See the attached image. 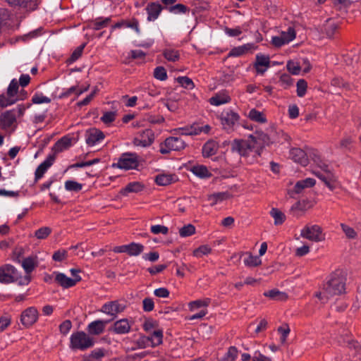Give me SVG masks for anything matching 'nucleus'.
I'll list each match as a JSON object with an SVG mask.
<instances>
[{
  "label": "nucleus",
  "mask_w": 361,
  "mask_h": 361,
  "mask_svg": "<svg viewBox=\"0 0 361 361\" xmlns=\"http://www.w3.org/2000/svg\"><path fill=\"white\" fill-rule=\"evenodd\" d=\"M345 281L346 279L341 274H332L330 279L323 285L326 300L330 297L343 293L345 290Z\"/></svg>",
  "instance_id": "f257e3e1"
},
{
  "label": "nucleus",
  "mask_w": 361,
  "mask_h": 361,
  "mask_svg": "<svg viewBox=\"0 0 361 361\" xmlns=\"http://www.w3.org/2000/svg\"><path fill=\"white\" fill-rule=\"evenodd\" d=\"M31 281L30 276L21 277L16 269L11 264H5L0 267V283H10L18 282L20 286L27 285Z\"/></svg>",
  "instance_id": "f03ea898"
},
{
  "label": "nucleus",
  "mask_w": 361,
  "mask_h": 361,
  "mask_svg": "<svg viewBox=\"0 0 361 361\" xmlns=\"http://www.w3.org/2000/svg\"><path fill=\"white\" fill-rule=\"evenodd\" d=\"M94 345V338L84 331H76L71 336L69 346L73 350H85Z\"/></svg>",
  "instance_id": "7ed1b4c3"
},
{
  "label": "nucleus",
  "mask_w": 361,
  "mask_h": 361,
  "mask_svg": "<svg viewBox=\"0 0 361 361\" xmlns=\"http://www.w3.org/2000/svg\"><path fill=\"white\" fill-rule=\"evenodd\" d=\"M256 148V141L254 135H250L247 140L235 139L231 142V151L237 152L242 157H247Z\"/></svg>",
  "instance_id": "20e7f679"
},
{
  "label": "nucleus",
  "mask_w": 361,
  "mask_h": 361,
  "mask_svg": "<svg viewBox=\"0 0 361 361\" xmlns=\"http://www.w3.org/2000/svg\"><path fill=\"white\" fill-rule=\"evenodd\" d=\"M139 165L138 155L135 153H123L117 163L112 164L113 168L125 170L137 169Z\"/></svg>",
  "instance_id": "39448f33"
},
{
  "label": "nucleus",
  "mask_w": 361,
  "mask_h": 361,
  "mask_svg": "<svg viewBox=\"0 0 361 361\" xmlns=\"http://www.w3.org/2000/svg\"><path fill=\"white\" fill-rule=\"evenodd\" d=\"M300 236L313 242H320L324 240L322 235V228L319 225H307L300 232Z\"/></svg>",
  "instance_id": "423d86ee"
},
{
  "label": "nucleus",
  "mask_w": 361,
  "mask_h": 361,
  "mask_svg": "<svg viewBox=\"0 0 361 361\" xmlns=\"http://www.w3.org/2000/svg\"><path fill=\"white\" fill-rule=\"evenodd\" d=\"M239 119V115L232 110L224 111L220 115V121L223 129L228 133L233 131L234 126Z\"/></svg>",
  "instance_id": "0eeeda50"
},
{
  "label": "nucleus",
  "mask_w": 361,
  "mask_h": 361,
  "mask_svg": "<svg viewBox=\"0 0 361 361\" xmlns=\"http://www.w3.org/2000/svg\"><path fill=\"white\" fill-rule=\"evenodd\" d=\"M144 250V245L140 243H130L128 245L116 246L113 251L116 253H127L129 256H138Z\"/></svg>",
  "instance_id": "6e6552de"
},
{
  "label": "nucleus",
  "mask_w": 361,
  "mask_h": 361,
  "mask_svg": "<svg viewBox=\"0 0 361 361\" xmlns=\"http://www.w3.org/2000/svg\"><path fill=\"white\" fill-rule=\"evenodd\" d=\"M38 311L35 307H30L25 310L20 315V322L26 327L32 326L38 319Z\"/></svg>",
  "instance_id": "1a4fd4ad"
},
{
  "label": "nucleus",
  "mask_w": 361,
  "mask_h": 361,
  "mask_svg": "<svg viewBox=\"0 0 361 361\" xmlns=\"http://www.w3.org/2000/svg\"><path fill=\"white\" fill-rule=\"evenodd\" d=\"M154 140V134L150 129L143 130L137 137L133 139V144L135 146L143 147L150 146Z\"/></svg>",
  "instance_id": "9d476101"
},
{
  "label": "nucleus",
  "mask_w": 361,
  "mask_h": 361,
  "mask_svg": "<svg viewBox=\"0 0 361 361\" xmlns=\"http://www.w3.org/2000/svg\"><path fill=\"white\" fill-rule=\"evenodd\" d=\"M85 137L87 145L94 146L97 142L102 140L105 135L100 130L92 128L86 130Z\"/></svg>",
  "instance_id": "9b49d317"
},
{
  "label": "nucleus",
  "mask_w": 361,
  "mask_h": 361,
  "mask_svg": "<svg viewBox=\"0 0 361 361\" xmlns=\"http://www.w3.org/2000/svg\"><path fill=\"white\" fill-rule=\"evenodd\" d=\"M126 305L119 303L117 300L105 303L101 309L102 312L116 317L117 314L122 312Z\"/></svg>",
  "instance_id": "f8f14e48"
},
{
  "label": "nucleus",
  "mask_w": 361,
  "mask_h": 361,
  "mask_svg": "<svg viewBox=\"0 0 361 361\" xmlns=\"http://www.w3.org/2000/svg\"><path fill=\"white\" fill-rule=\"evenodd\" d=\"M163 8H164L161 4L158 1L149 2L147 4L145 8V11L147 14V20L150 22L157 20Z\"/></svg>",
  "instance_id": "ddd939ff"
},
{
  "label": "nucleus",
  "mask_w": 361,
  "mask_h": 361,
  "mask_svg": "<svg viewBox=\"0 0 361 361\" xmlns=\"http://www.w3.org/2000/svg\"><path fill=\"white\" fill-rule=\"evenodd\" d=\"M256 135V136H254V140L256 141L255 152L260 156L264 146L269 145L271 141L269 136L262 131L257 132Z\"/></svg>",
  "instance_id": "4468645a"
},
{
  "label": "nucleus",
  "mask_w": 361,
  "mask_h": 361,
  "mask_svg": "<svg viewBox=\"0 0 361 361\" xmlns=\"http://www.w3.org/2000/svg\"><path fill=\"white\" fill-rule=\"evenodd\" d=\"M55 159V154H49L47 159L38 166L35 173V182L44 176L47 169L53 164Z\"/></svg>",
  "instance_id": "2eb2a0df"
},
{
  "label": "nucleus",
  "mask_w": 361,
  "mask_h": 361,
  "mask_svg": "<svg viewBox=\"0 0 361 361\" xmlns=\"http://www.w3.org/2000/svg\"><path fill=\"white\" fill-rule=\"evenodd\" d=\"M16 122L15 110H8L0 115V126L3 130H6Z\"/></svg>",
  "instance_id": "dca6fc26"
},
{
  "label": "nucleus",
  "mask_w": 361,
  "mask_h": 361,
  "mask_svg": "<svg viewBox=\"0 0 361 361\" xmlns=\"http://www.w3.org/2000/svg\"><path fill=\"white\" fill-rule=\"evenodd\" d=\"M270 66V58L269 56L257 54L254 67L258 74L263 75L267 68Z\"/></svg>",
  "instance_id": "f3484780"
},
{
  "label": "nucleus",
  "mask_w": 361,
  "mask_h": 361,
  "mask_svg": "<svg viewBox=\"0 0 361 361\" xmlns=\"http://www.w3.org/2000/svg\"><path fill=\"white\" fill-rule=\"evenodd\" d=\"M131 326L127 319H121L114 323L109 331L116 334H126L130 332Z\"/></svg>",
  "instance_id": "a211bd4d"
},
{
  "label": "nucleus",
  "mask_w": 361,
  "mask_h": 361,
  "mask_svg": "<svg viewBox=\"0 0 361 361\" xmlns=\"http://www.w3.org/2000/svg\"><path fill=\"white\" fill-rule=\"evenodd\" d=\"M55 281L63 288H68L74 286L77 282L80 281L81 277L72 279L63 273H57L55 277Z\"/></svg>",
  "instance_id": "6ab92c4d"
},
{
  "label": "nucleus",
  "mask_w": 361,
  "mask_h": 361,
  "mask_svg": "<svg viewBox=\"0 0 361 361\" xmlns=\"http://www.w3.org/2000/svg\"><path fill=\"white\" fill-rule=\"evenodd\" d=\"M109 321L96 320L90 323L87 326V331L90 335H99L104 331L106 324Z\"/></svg>",
  "instance_id": "aec40b11"
},
{
  "label": "nucleus",
  "mask_w": 361,
  "mask_h": 361,
  "mask_svg": "<svg viewBox=\"0 0 361 361\" xmlns=\"http://www.w3.org/2000/svg\"><path fill=\"white\" fill-rule=\"evenodd\" d=\"M291 159L297 163L302 166H307L308 164V158L305 152L300 148H293L290 151Z\"/></svg>",
  "instance_id": "412c9836"
},
{
  "label": "nucleus",
  "mask_w": 361,
  "mask_h": 361,
  "mask_svg": "<svg viewBox=\"0 0 361 361\" xmlns=\"http://www.w3.org/2000/svg\"><path fill=\"white\" fill-rule=\"evenodd\" d=\"M256 47L252 43H248L233 48L228 53V57H238L241 56L252 49H255Z\"/></svg>",
  "instance_id": "4be33fe9"
},
{
  "label": "nucleus",
  "mask_w": 361,
  "mask_h": 361,
  "mask_svg": "<svg viewBox=\"0 0 361 361\" xmlns=\"http://www.w3.org/2000/svg\"><path fill=\"white\" fill-rule=\"evenodd\" d=\"M165 147H169L174 151H180L185 147V142L178 137H169L164 141Z\"/></svg>",
  "instance_id": "5701e85b"
},
{
  "label": "nucleus",
  "mask_w": 361,
  "mask_h": 361,
  "mask_svg": "<svg viewBox=\"0 0 361 361\" xmlns=\"http://www.w3.org/2000/svg\"><path fill=\"white\" fill-rule=\"evenodd\" d=\"M6 1L11 6H18L29 11H33L37 8L36 0H6Z\"/></svg>",
  "instance_id": "b1692460"
},
{
  "label": "nucleus",
  "mask_w": 361,
  "mask_h": 361,
  "mask_svg": "<svg viewBox=\"0 0 361 361\" xmlns=\"http://www.w3.org/2000/svg\"><path fill=\"white\" fill-rule=\"evenodd\" d=\"M233 197V195L228 191L214 192L209 195L207 200L209 202L211 206H214L219 202L226 200Z\"/></svg>",
  "instance_id": "393cba45"
},
{
  "label": "nucleus",
  "mask_w": 361,
  "mask_h": 361,
  "mask_svg": "<svg viewBox=\"0 0 361 361\" xmlns=\"http://www.w3.org/2000/svg\"><path fill=\"white\" fill-rule=\"evenodd\" d=\"M71 140L72 139L68 136H63L59 139L52 147L53 154L56 155V154L69 148L71 146Z\"/></svg>",
  "instance_id": "a878e982"
},
{
  "label": "nucleus",
  "mask_w": 361,
  "mask_h": 361,
  "mask_svg": "<svg viewBox=\"0 0 361 361\" xmlns=\"http://www.w3.org/2000/svg\"><path fill=\"white\" fill-rule=\"evenodd\" d=\"M107 353V350L104 348H97L91 351L87 355L82 357V361H99Z\"/></svg>",
  "instance_id": "bb28decb"
},
{
  "label": "nucleus",
  "mask_w": 361,
  "mask_h": 361,
  "mask_svg": "<svg viewBox=\"0 0 361 361\" xmlns=\"http://www.w3.org/2000/svg\"><path fill=\"white\" fill-rule=\"evenodd\" d=\"M217 150V143L215 141L210 140L203 145L202 152L204 157H210L216 154Z\"/></svg>",
  "instance_id": "cd10ccee"
},
{
  "label": "nucleus",
  "mask_w": 361,
  "mask_h": 361,
  "mask_svg": "<svg viewBox=\"0 0 361 361\" xmlns=\"http://www.w3.org/2000/svg\"><path fill=\"white\" fill-rule=\"evenodd\" d=\"M144 185L138 181L129 183L124 188H122L120 193L127 195L130 192H139L144 189Z\"/></svg>",
  "instance_id": "c85d7f7f"
},
{
  "label": "nucleus",
  "mask_w": 361,
  "mask_h": 361,
  "mask_svg": "<svg viewBox=\"0 0 361 361\" xmlns=\"http://www.w3.org/2000/svg\"><path fill=\"white\" fill-rule=\"evenodd\" d=\"M37 266V257L30 256L25 258L22 262V267L26 273V276H30Z\"/></svg>",
  "instance_id": "c756f323"
},
{
  "label": "nucleus",
  "mask_w": 361,
  "mask_h": 361,
  "mask_svg": "<svg viewBox=\"0 0 361 361\" xmlns=\"http://www.w3.org/2000/svg\"><path fill=\"white\" fill-rule=\"evenodd\" d=\"M264 295L277 301H285L288 299V295L285 292L280 291L276 288L264 292Z\"/></svg>",
  "instance_id": "7c9ffc66"
},
{
  "label": "nucleus",
  "mask_w": 361,
  "mask_h": 361,
  "mask_svg": "<svg viewBox=\"0 0 361 361\" xmlns=\"http://www.w3.org/2000/svg\"><path fill=\"white\" fill-rule=\"evenodd\" d=\"M307 202L305 200L296 202L290 208V212L293 216L298 217L307 210Z\"/></svg>",
  "instance_id": "2f4dec72"
},
{
  "label": "nucleus",
  "mask_w": 361,
  "mask_h": 361,
  "mask_svg": "<svg viewBox=\"0 0 361 361\" xmlns=\"http://www.w3.org/2000/svg\"><path fill=\"white\" fill-rule=\"evenodd\" d=\"M176 181V176L171 174H159L156 176L155 182L159 185H168Z\"/></svg>",
  "instance_id": "473e14b6"
},
{
  "label": "nucleus",
  "mask_w": 361,
  "mask_h": 361,
  "mask_svg": "<svg viewBox=\"0 0 361 361\" xmlns=\"http://www.w3.org/2000/svg\"><path fill=\"white\" fill-rule=\"evenodd\" d=\"M190 171L197 176L201 178H209L212 173L209 171L207 168L203 165H197L191 168Z\"/></svg>",
  "instance_id": "72a5a7b5"
},
{
  "label": "nucleus",
  "mask_w": 361,
  "mask_h": 361,
  "mask_svg": "<svg viewBox=\"0 0 361 361\" xmlns=\"http://www.w3.org/2000/svg\"><path fill=\"white\" fill-rule=\"evenodd\" d=\"M322 181L324 183V184L332 191L336 188V178L334 174L331 171H327V173H325L322 179Z\"/></svg>",
  "instance_id": "f704fd0d"
},
{
  "label": "nucleus",
  "mask_w": 361,
  "mask_h": 361,
  "mask_svg": "<svg viewBox=\"0 0 361 361\" xmlns=\"http://www.w3.org/2000/svg\"><path fill=\"white\" fill-rule=\"evenodd\" d=\"M248 118L253 121L260 123H265L267 121L264 114L255 109H252L250 111Z\"/></svg>",
  "instance_id": "c9c22d12"
},
{
  "label": "nucleus",
  "mask_w": 361,
  "mask_h": 361,
  "mask_svg": "<svg viewBox=\"0 0 361 361\" xmlns=\"http://www.w3.org/2000/svg\"><path fill=\"white\" fill-rule=\"evenodd\" d=\"M270 215L274 218L276 226L281 225L286 221V215L277 208H272Z\"/></svg>",
  "instance_id": "e433bc0d"
},
{
  "label": "nucleus",
  "mask_w": 361,
  "mask_h": 361,
  "mask_svg": "<svg viewBox=\"0 0 361 361\" xmlns=\"http://www.w3.org/2000/svg\"><path fill=\"white\" fill-rule=\"evenodd\" d=\"M245 255L243 262L247 267H254L261 264L262 261L259 257L253 256L250 252H247Z\"/></svg>",
  "instance_id": "4c0bfd02"
},
{
  "label": "nucleus",
  "mask_w": 361,
  "mask_h": 361,
  "mask_svg": "<svg viewBox=\"0 0 361 361\" xmlns=\"http://www.w3.org/2000/svg\"><path fill=\"white\" fill-rule=\"evenodd\" d=\"M111 21V18L110 17L105 18L102 17L97 18L92 22V28L95 30H99L107 27Z\"/></svg>",
  "instance_id": "58836bf2"
},
{
  "label": "nucleus",
  "mask_w": 361,
  "mask_h": 361,
  "mask_svg": "<svg viewBox=\"0 0 361 361\" xmlns=\"http://www.w3.org/2000/svg\"><path fill=\"white\" fill-rule=\"evenodd\" d=\"M180 135H198V130L196 129V123L190 126H187L183 128H179L176 130Z\"/></svg>",
  "instance_id": "ea45409f"
},
{
  "label": "nucleus",
  "mask_w": 361,
  "mask_h": 361,
  "mask_svg": "<svg viewBox=\"0 0 361 361\" xmlns=\"http://www.w3.org/2000/svg\"><path fill=\"white\" fill-rule=\"evenodd\" d=\"M231 101V98L228 95L221 96L216 94L209 99V102L212 105L219 106L228 103Z\"/></svg>",
  "instance_id": "a19ab883"
},
{
  "label": "nucleus",
  "mask_w": 361,
  "mask_h": 361,
  "mask_svg": "<svg viewBox=\"0 0 361 361\" xmlns=\"http://www.w3.org/2000/svg\"><path fill=\"white\" fill-rule=\"evenodd\" d=\"M85 46H86V43H83L81 45H80L79 47H78L73 51V52L72 53L71 56L67 59L66 62L68 63H72L75 62L76 60H78L82 56L83 49L85 47Z\"/></svg>",
  "instance_id": "79ce46f5"
},
{
  "label": "nucleus",
  "mask_w": 361,
  "mask_h": 361,
  "mask_svg": "<svg viewBox=\"0 0 361 361\" xmlns=\"http://www.w3.org/2000/svg\"><path fill=\"white\" fill-rule=\"evenodd\" d=\"M163 55L166 59L173 62L178 61L180 58L179 51L172 49H165L163 52Z\"/></svg>",
  "instance_id": "37998d69"
},
{
  "label": "nucleus",
  "mask_w": 361,
  "mask_h": 361,
  "mask_svg": "<svg viewBox=\"0 0 361 361\" xmlns=\"http://www.w3.org/2000/svg\"><path fill=\"white\" fill-rule=\"evenodd\" d=\"M194 233H195V227L191 224H188L179 229V234L183 238L190 236Z\"/></svg>",
  "instance_id": "c03bdc74"
},
{
  "label": "nucleus",
  "mask_w": 361,
  "mask_h": 361,
  "mask_svg": "<svg viewBox=\"0 0 361 361\" xmlns=\"http://www.w3.org/2000/svg\"><path fill=\"white\" fill-rule=\"evenodd\" d=\"M51 233V228L48 226L42 227L35 232V236L39 240L46 239Z\"/></svg>",
  "instance_id": "a18cd8bd"
},
{
  "label": "nucleus",
  "mask_w": 361,
  "mask_h": 361,
  "mask_svg": "<svg viewBox=\"0 0 361 361\" xmlns=\"http://www.w3.org/2000/svg\"><path fill=\"white\" fill-rule=\"evenodd\" d=\"M126 27L133 29L137 34H140L141 32L140 21L134 17L126 20Z\"/></svg>",
  "instance_id": "49530a36"
},
{
  "label": "nucleus",
  "mask_w": 361,
  "mask_h": 361,
  "mask_svg": "<svg viewBox=\"0 0 361 361\" xmlns=\"http://www.w3.org/2000/svg\"><path fill=\"white\" fill-rule=\"evenodd\" d=\"M295 30L294 27H289L287 31L281 32L280 36L286 41V44L289 43L290 41L293 40L295 38Z\"/></svg>",
  "instance_id": "de8ad7c7"
},
{
  "label": "nucleus",
  "mask_w": 361,
  "mask_h": 361,
  "mask_svg": "<svg viewBox=\"0 0 361 361\" xmlns=\"http://www.w3.org/2000/svg\"><path fill=\"white\" fill-rule=\"evenodd\" d=\"M297 86V95L299 97H302L305 95L307 88V82L304 79H300L296 84Z\"/></svg>",
  "instance_id": "09e8293b"
},
{
  "label": "nucleus",
  "mask_w": 361,
  "mask_h": 361,
  "mask_svg": "<svg viewBox=\"0 0 361 361\" xmlns=\"http://www.w3.org/2000/svg\"><path fill=\"white\" fill-rule=\"evenodd\" d=\"M176 80L177 82L184 88L192 90L195 87L193 81L187 76L178 77Z\"/></svg>",
  "instance_id": "8fccbe9b"
},
{
  "label": "nucleus",
  "mask_w": 361,
  "mask_h": 361,
  "mask_svg": "<svg viewBox=\"0 0 361 361\" xmlns=\"http://www.w3.org/2000/svg\"><path fill=\"white\" fill-rule=\"evenodd\" d=\"M212 248L207 245H203L193 251V255L196 257H202L203 255L211 253Z\"/></svg>",
  "instance_id": "3c124183"
},
{
  "label": "nucleus",
  "mask_w": 361,
  "mask_h": 361,
  "mask_svg": "<svg viewBox=\"0 0 361 361\" xmlns=\"http://www.w3.org/2000/svg\"><path fill=\"white\" fill-rule=\"evenodd\" d=\"M211 302L210 298H204L203 300H197L189 303L190 310L193 308H199L201 307H207Z\"/></svg>",
  "instance_id": "603ef678"
},
{
  "label": "nucleus",
  "mask_w": 361,
  "mask_h": 361,
  "mask_svg": "<svg viewBox=\"0 0 361 361\" xmlns=\"http://www.w3.org/2000/svg\"><path fill=\"white\" fill-rule=\"evenodd\" d=\"M238 351L236 347L231 346L223 358L224 361H234L238 357Z\"/></svg>",
  "instance_id": "864d4df0"
},
{
  "label": "nucleus",
  "mask_w": 361,
  "mask_h": 361,
  "mask_svg": "<svg viewBox=\"0 0 361 361\" xmlns=\"http://www.w3.org/2000/svg\"><path fill=\"white\" fill-rule=\"evenodd\" d=\"M82 188V185L75 180H67L65 183V188L69 191L79 192Z\"/></svg>",
  "instance_id": "5fc2aeb1"
},
{
  "label": "nucleus",
  "mask_w": 361,
  "mask_h": 361,
  "mask_svg": "<svg viewBox=\"0 0 361 361\" xmlns=\"http://www.w3.org/2000/svg\"><path fill=\"white\" fill-rule=\"evenodd\" d=\"M18 99L13 98V97H6L4 94L0 95V106L1 108H5L8 106L12 105L15 104Z\"/></svg>",
  "instance_id": "6e6d98bb"
},
{
  "label": "nucleus",
  "mask_w": 361,
  "mask_h": 361,
  "mask_svg": "<svg viewBox=\"0 0 361 361\" xmlns=\"http://www.w3.org/2000/svg\"><path fill=\"white\" fill-rule=\"evenodd\" d=\"M154 77L159 80L164 81L167 79V73L163 66H158L154 71Z\"/></svg>",
  "instance_id": "4d7b16f0"
},
{
  "label": "nucleus",
  "mask_w": 361,
  "mask_h": 361,
  "mask_svg": "<svg viewBox=\"0 0 361 361\" xmlns=\"http://www.w3.org/2000/svg\"><path fill=\"white\" fill-rule=\"evenodd\" d=\"M168 10L174 13H185L189 11V8L184 4H178L169 7Z\"/></svg>",
  "instance_id": "13d9d810"
},
{
  "label": "nucleus",
  "mask_w": 361,
  "mask_h": 361,
  "mask_svg": "<svg viewBox=\"0 0 361 361\" xmlns=\"http://www.w3.org/2000/svg\"><path fill=\"white\" fill-rule=\"evenodd\" d=\"M278 332L281 334V342L284 343L286 341V338L290 331L288 324L285 323L282 326H279L277 329Z\"/></svg>",
  "instance_id": "bf43d9fd"
},
{
  "label": "nucleus",
  "mask_w": 361,
  "mask_h": 361,
  "mask_svg": "<svg viewBox=\"0 0 361 361\" xmlns=\"http://www.w3.org/2000/svg\"><path fill=\"white\" fill-rule=\"evenodd\" d=\"M341 227L347 236L350 239H355L357 237V233L353 228L348 226L345 224H341Z\"/></svg>",
  "instance_id": "052dcab7"
},
{
  "label": "nucleus",
  "mask_w": 361,
  "mask_h": 361,
  "mask_svg": "<svg viewBox=\"0 0 361 361\" xmlns=\"http://www.w3.org/2000/svg\"><path fill=\"white\" fill-rule=\"evenodd\" d=\"M305 188V185L302 183V180L298 181L292 190H288V194L290 197L294 198L295 194L300 193Z\"/></svg>",
  "instance_id": "680f3d73"
},
{
  "label": "nucleus",
  "mask_w": 361,
  "mask_h": 361,
  "mask_svg": "<svg viewBox=\"0 0 361 361\" xmlns=\"http://www.w3.org/2000/svg\"><path fill=\"white\" fill-rule=\"evenodd\" d=\"M18 83L16 80H12L7 89V95L9 97H14L16 95L18 91Z\"/></svg>",
  "instance_id": "e2e57ef3"
},
{
  "label": "nucleus",
  "mask_w": 361,
  "mask_h": 361,
  "mask_svg": "<svg viewBox=\"0 0 361 361\" xmlns=\"http://www.w3.org/2000/svg\"><path fill=\"white\" fill-rule=\"evenodd\" d=\"M286 66L288 71L293 75H298L301 69L299 63L293 61H288Z\"/></svg>",
  "instance_id": "0e129e2a"
},
{
  "label": "nucleus",
  "mask_w": 361,
  "mask_h": 361,
  "mask_svg": "<svg viewBox=\"0 0 361 361\" xmlns=\"http://www.w3.org/2000/svg\"><path fill=\"white\" fill-rule=\"evenodd\" d=\"M116 116V114L115 111H106L104 112L101 117V121L105 124H109L115 121Z\"/></svg>",
  "instance_id": "69168bd1"
},
{
  "label": "nucleus",
  "mask_w": 361,
  "mask_h": 361,
  "mask_svg": "<svg viewBox=\"0 0 361 361\" xmlns=\"http://www.w3.org/2000/svg\"><path fill=\"white\" fill-rule=\"evenodd\" d=\"M149 342L152 344V338L149 336H140L136 341L138 348H145L149 345Z\"/></svg>",
  "instance_id": "338daca9"
},
{
  "label": "nucleus",
  "mask_w": 361,
  "mask_h": 361,
  "mask_svg": "<svg viewBox=\"0 0 361 361\" xmlns=\"http://www.w3.org/2000/svg\"><path fill=\"white\" fill-rule=\"evenodd\" d=\"M33 104L50 103L51 99L44 96L42 94L36 93L32 98Z\"/></svg>",
  "instance_id": "774afa93"
}]
</instances>
